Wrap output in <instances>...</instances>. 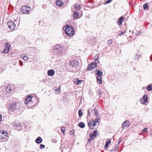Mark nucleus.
<instances>
[{
	"instance_id": "nucleus-1",
	"label": "nucleus",
	"mask_w": 152,
	"mask_h": 152,
	"mask_svg": "<svg viewBox=\"0 0 152 152\" xmlns=\"http://www.w3.org/2000/svg\"><path fill=\"white\" fill-rule=\"evenodd\" d=\"M38 100V99L36 94H34L29 95V107L34 109Z\"/></svg>"
},
{
	"instance_id": "nucleus-2",
	"label": "nucleus",
	"mask_w": 152,
	"mask_h": 152,
	"mask_svg": "<svg viewBox=\"0 0 152 152\" xmlns=\"http://www.w3.org/2000/svg\"><path fill=\"white\" fill-rule=\"evenodd\" d=\"M65 33L70 37L73 36L74 34V30L72 26L67 25L63 28Z\"/></svg>"
},
{
	"instance_id": "nucleus-3",
	"label": "nucleus",
	"mask_w": 152,
	"mask_h": 152,
	"mask_svg": "<svg viewBox=\"0 0 152 152\" xmlns=\"http://www.w3.org/2000/svg\"><path fill=\"white\" fill-rule=\"evenodd\" d=\"M69 64L68 69H70V71L72 72L79 66V63L77 61H70Z\"/></svg>"
},
{
	"instance_id": "nucleus-4",
	"label": "nucleus",
	"mask_w": 152,
	"mask_h": 152,
	"mask_svg": "<svg viewBox=\"0 0 152 152\" xmlns=\"http://www.w3.org/2000/svg\"><path fill=\"white\" fill-rule=\"evenodd\" d=\"M95 75L96 76V80L99 84L102 83V80L101 79V76L102 75V72L100 70H99L96 69L95 71Z\"/></svg>"
},
{
	"instance_id": "nucleus-5",
	"label": "nucleus",
	"mask_w": 152,
	"mask_h": 152,
	"mask_svg": "<svg viewBox=\"0 0 152 152\" xmlns=\"http://www.w3.org/2000/svg\"><path fill=\"white\" fill-rule=\"evenodd\" d=\"M53 50L55 52H57L60 56L63 51V48L60 44H56L53 47Z\"/></svg>"
},
{
	"instance_id": "nucleus-6",
	"label": "nucleus",
	"mask_w": 152,
	"mask_h": 152,
	"mask_svg": "<svg viewBox=\"0 0 152 152\" xmlns=\"http://www.w3.org/2000/svg\"><path fill=\"white\" fill-rule=\"evenodd\" d=\"M14 126L16 127V129L18 131H20L22 129V127H24V128L26 129L27 128V126H26H26L25 124H23V125L21 126V124L20 123L18 122H15L14 124Z\"/></svg>"
},
{
	"instance_id": "nucleus-7",
	"label": "nucleus",
	"mask_w": 152,
	"mask_h": 152,
	"mask_svg": "<svg viewBox=\"0 0 152 152\" xmlns=\"http://www.w3.org/2000/svg\"><path fill=\"white\" fill-rule=\"evenodd\" d=\"M97 66L96 62H92L88 66L86 69L87 71L91 70L94 69H95L97 67Z\"/></svg>"
},
{
	"instance_id": "nucleus-8",
	"label": "nucleus",
	"mask_w": 152,
	"mask_h": 152,
	"mask_svg": "<svg viewBox=\"0 0 152 152\" xmlns=\"http://www.w3.org/2000/svg\"><path fill=\"white\" fill-rule=\"evenodd\" d=\"M8 133L4 131H0V139H6L7 135Z\"/></svg>"
},
{
	"instance_id": "nucleus-9",
	"label": "nucleus",
	"mask_w": 152,
	"mask_h": 152,
	"mask_svg": "<svg viewBox=\"0 0 152 152\" xmlns=\"http://www.w3.org/2000/svg\"><path fill=\"white\" fill-rule=\"evenodd\" d=\"M7 25L10 29L12 30H14L15 27V24L11 21L7 23Z\"/></svg>"
},
{
	"instance_id": "nucleus-10",
	"label": "nucleus",
	"mask_w": 152,
	"mask_h": 152,
	"mask_svg": "<svg viewBox=\"0 0 152 152\" xmlns=\"http://www.w3.org/2000/svg\"><path fill=\"white\" fill-rule=\"evenodd\" d=\"M17 103L16 102H12L10 105L9 108V111L10 112L14 111L16 108Z\"/></svg>"
},
{
	"instance_id": "nucleus-11",
	"label": "nucleus",
	"mask_w": 152,
	"mask_h": 152,
	"mask_svg": "<svg viewBox=\"0 0 152 152\" xmlns=\"http://www.w3.org/2000/svg\"><path fill=\"white\" fill-rule=\"evenodd\" d=\"M148 100V97L147 94H145L140 99V101L142 104H145L146 103Z\"/></svg>"
},
{
	"instance_id": "nucleus-12",
	"label": "nucleus",
	"mask_w": 152,
	"mask_h": 152,
	"mask_svg": "<svg viewBox=\"0 0 152 152\" xmlns=\"http://www.w3.org/2000/svg\"><path fill=\"white\" fill-rule=\"evenodd\" d=\"M5 47L2 51V53H7L9 50L10 48V46L8 43H6L5 44Z\"/></svg>"
},
{
	"instance_id": "nucleus-13",
	"label": "nucleus",
	"mask_w": 152,
	"mask_h": 152,
	"mask_svg": "<svg viewBox=\"0 0 152 152\" xmlns=\"http://www.w3.org/2000/svg\"><path fill=\"white\" fill-rule=\"evenodd\" d=\"M20 11L23 13H28V7L26 6H23L20 9Z\"/></svg>"
},
{
	"instance_id": "nucleus-14",
	"label": "nucleus",
	"mask_w": 152,
	"mask_h": 152,
	"mask_svg": "<svg viewBox=\"0 0 152 152\" xmlns=\"http://www.w3.org/2000/svg\"><path fill=\"white\" fill-rule=\"evenodd\" d=\"M88 124L90 128L91 129H94V127L96 126L95 124L94 123V120H91Z\"/></svg>"
},
{
	"instance_id": "nucleus-15",
	"label": "nucleus",
	"mask_w": 152,
	"mask_h": 152,
	"mask_svg": "<svg viewBox=\"0 0 152 152\" xmlns=\"http://www.w3.org/2000/svg\"><path fill=\"white\" fill-rule=\"evenodd\" d=\"M130 124V122L126 120L122 124V126L123 129H124V128L129 126Z\"/></svg>"
},
{
	"instance_id": "nucleus-16",
	"label": "nucleus",
	"mask_w": 152,
	"mask_h": 152,
	"mask_svg": "<svg viewBox=\"0 0 152 152\" xmlns=\"http://www.w3.org/2000/svg\"><path fill=\"white\" fill-rule=\"evenodd\" d=\"M124 18L122 16L120 18H119L118 19V21L117 22L118 26H120L122 25V22L124 21Z\"/></svg>"
},
{
	"instance_id": "nucleus-17",
	"label": "nucleus",
	"mask_w": 152,
	"mask_h": 152,
	"mask_svg": "<svg viewBox=\"0 0 152 152\" xmlns=\"http://www.w3.org/2000/svg\"><path fill=\"white\" fill-rule=\"evenodd\" d=\"M55 74V71L53 69H50L48 71V74L49 76H53Z\"/></svg>"
},
{
	"instance_id": "nucleus-18",
	"label": "nucleus",
	"mask_w": 152,
	"mask_h": 152,
	"mask_svg": "<svg viewBox=\"0 0 152 152\" xmlns=\"http://www.w3.org/2000/svg\"><path fill=\"white\" fill-rule=\"evenodd\" d=\"M111 142V140L110 139H108L106 142L105 145L104 146V148L105 149H107L109 145Z\"/></svg>"
},
{
	"instance_id": "nucleus-19",
	"label": "nucleus",
	"mask_w": 152,
	"mask_h": 152,
	"mask_svg": "<svg viewBox=\"0 0 152 152\" xmlns=\"http://www.w3.org/2000/svg\"><path fill=\"white\" fill-rule=\"evenodd\" d=\"M42 138L40 137H38L35 140V142L38 144H40L42 142Z\"/></svg>"
},
{
	"instance_id": "nucleus-20",
	"label": "nucleus",
	"mask_w": 152,
	"mask_h": 152,
	"mask_svg": "<svg viewBox=\"0 0 152 152\" xmlns=\"http://www.w3.org/2000/svg\"><path fill=\"white\" fill-rule=\"evenodd\" d=\"M100 121V119L99 117H97L96 118V119L94 120V123L95 124L96 126L97 125V124L99 125V121Z\"/></svg>"
},
{
	"instance_id": "nucleus-21",
	"label": "nucleus",
	"mask_w": 152,
	"mask_h": 152,
	"mask_svg": "<svg viewBox=\"0 0 152 152\" xmlns=\"http://www.w3.org/2000/svg\"><path fill=\"white\" fill-rule=\"evenodd\" d=\"M56 4L57 6L61 7L63 4V3L61 1L58 0L56 1Z\"/></svg>"
},
{
	"instance_id": "nucleus-22",
	"label": "nucleus",
	"mask_w": 152,
	"mask_h": 152,
	"mask_svg": "<svg viewBox=\"0 0 152 152\" xmlns=\"http://www.w3.org/2000/svg\"><path fill=\"white\" fill-rule=\"evenodd\" d=\"M6 91L8 93L11 92V88L10 85H8L6 89Z\"/></svg>"
},
{
	"instance_id": "nucleus-23",
	"label": "nucleus",
	"mask_w": 152,
	"mask_h": 152,
	"mask_svg": "<svg viewBox=\"0 0 152 152\" xmlns=\"http://www.w3.org/2000/svg\"><path fill=\"white\" fill-rule=\"evenodd\" d=\"M79 15V13L77 12H75L73 15V18L74 19H77Z\"/></svg>"
},
{
	"instance_id": "nucleus-24",
	"label": "nucleus",
	"mask_w": 152,
	"mask_h": 152,
	"mask_svg": "<svg viewBox=\"0 0 152 152\" xmlns=\"http://www.w3.org/2000/svg\"><path fill=\"white\" fill-rule=\"evenodd\" d=\"M78 126L81 128H84L85 127V124L82 122H80L78 125Z\"/></svg>"
},
{
	"instance_id": "nucleus-25",
	"label": "nucleus",
	"mask_w": 152,
	"mask_h": 152,
	"mask_svg": "<svg viewBox=\"0 0 152 152\" xmlns=\"http://www.w3.org/2000/svg\"><path fill=\"white\" fill-rule=\"evenodd\" d=\"M69 147L66 146V148L65 147L63 149V152H69Z\"/></svg>"
},
{
	"instance_id": "nucleus-26",
	"label": "nucleus",
	"mask_w": 152,
	"mask_h": 152,
	"mask_svg": "<svg viewBox=\"0 0 152 152\" xmlns=\"http://www.w3.org/2000/svg\"><path fill=\"white\" fill-rule=\"evenodd\" d=\"M147 89L149 91H151L152 90V84L149 85L147 87Z\"/></svg>"
},
{
	"instance_id": "nucleus-27",
	"label": "nucleus",
	"mask_w": 152,
	"mask_h": 152,
	"mask_svg": "<svg viewBox=\"0 0 152 152\" xmlns=\"http://www.w3.org/2000/svg\"><path fill=\"white\" fill-rule=\"evenodd\" d=\"M140 55H139L137 54H136L134 55V60H139V59L140 58Z\"/></svg>"
},
{
	"instance_id": "nucleus-28",
	"label": "nucleus",
	"mask_w": 152,
	"mask_h": 152,
	"mask_svg": "<svg viewBox=\"0 0 152 152\" xmlns=\"http://www.w3.org/2000/svg\"><path fill=\"white\" fill-rule=\"evenodd\" d=\"M81 80H79L78 79H77L75 81H74L75 83L77 85H79L81 83Z\"/></svg>"
},
{
	"instance_id": "nucleus-29",
	"label": "nucleus",
	"mask_w": 152,
	"mask_h": 152,
	"mask_svg": "<svg viewBox=\"0 0 152 152\" xmlns=\"http://www.w3.org/2000/svg\"><path fill=\"white\" fill-rule=\"evenodd\" d=\"M83 114V113L81 109H80L78 110V115L80 117H81Z\"/></svg>"
},
{
	"instance_id": "nucleus-30",
	"label": "nucleus",
	"mask_w": 152,
	"mask_h": 152,
	"mask_svg": "<svg viewBox=\"0 0 152 152\" xmlns=\"http://www.w3.org/2000/svg\"><path fill=\"white\" fill-rule=\"evenodd\" d=\"M95 58H96L95 59V62H96V61H97L98 63H99V61H98L99 60V58H98L99 55H98V54H97L95 56Z\"/></svg>"
},
{
	"instance_id": "nucleus-31",
	"label": "nucleus",
	"mask_w": 152,
	"mask_h": 152,
	"mask_svg": "<svg viewBox=\"0 0 152 152\" xmlns=\"http://www.w3.org/2000/svg\"><path fill=\"white\" fill-rule=\"evenodd\" d=\"M98 132L97 130H94L93 131V135H94V136L95 137H96V134H97Z\"/></svg>"
},
{
	"instance_id": "nucleus-32",
	"label": "nucleus",
	"mask_w": 152,
	"mask_h": 152,
	"mask_svg": "<svg viewBox=\"0 0 152 152\" xmlns=\"http://www.w3.org/2000/svg\"><path fill=\"white\" fill-rule=\"evenodd\" d=\"M92 111V110L91 109L89 108L88 109V116H90L91 115V112Z\"/></svg>"
},
{
	"instance_id": "nucleus-33",
	"label": "nucleus",
	"mask_w": 152,
	"mask_h": 152,
	"mask_svg": "<svg viewBox=\"0 0 152 152\" xmlns=\"http://www.w3.org/2000/svg\"><path fill=\"white\" fill-rule=\"evenodd\" d=\"M28 95L25 99V103L26 104H28Z\"/></svg>"
},
{
	"instance_id": "nucleus-34",
	"label": "nucleus",
	"mask_w": 152,
	"mask_h": 152,
	"mask_svg": "<svg viewBox=\"0 0 152 152\" xmlns=\"http://www.w3.org/2000/svg\"><path fill=\"white\" fill-rule=\"evenodd\" d=\"M126 30L124 32L120 31L118 35L119 36H120L121 35H122L126 33Z\"/></svg>"
},
{
	"instance_id": "nucleus-35",
	"label": "nucleus",
	"mask_w": 152,
	"mask_h": 152,
	"mask_svg": "<svg viewBox=\"0 0 152 152\" xmlns=\"http://www.w3.org/2000/svg\"><path fill=\"white\" fill-rule=\"evenodd\" d=\"M148 4H145L143 5V9L144 10H146L148 8Z\"/></svg>"
},
{
	"instance_id": "nucleus-36",
	"label": "nucleus",
	"mask_w": 152,
	"mask_h": 152,
	"mask_svg": "<svg viewBox=\"0 0 152 152\" xmlns=\"http://www.w3.org/2000/svg\"><path fill=\"white\" fill-rule=\"evenodd\" d=\"M75 8L76 9H77V10H80L81 8V7H80V5H78L77 6V4H76L75 5Z\"/></svg>"
},
{
	"instance_id": "nucleus-37",
	"label": "nucleus",
	"mask_w": 152,
	"mask_h": 152,
	"mask_svg": "<svg viewBox=\"0 0 152 152\" xmlns=\"http://www.w3.org/2000/svg\"><path fill=\"white\" fill-rule=\"evenodd\" d=\"M97 93L99 96H101L102 95V92L100 89H99L97 91Z\"/></svg>"
},
{
	"instance_id": "nucleus-38",
	"label": "nucleus",
	"mask_w": 152,
	"mask_h": 152,
	"mask_svg": "<svg viewBox=\"0 0 152 152\" xmlns=\"http://www.w3.org/2000/svg\"><path fill=\"white\" fill-rule=\"evenodd\" d=\"M94 114H95V115L96 116L98 114V111L96 109H94Z\"/></svg>"
},
{
	"instance_id": "nucleus-39",
	"label": "nucleus",
	"mask_w": 152,
	"mask_h": 152,
	"mask_svg": "<svg viewBox=\"0 0 152 152\" xmlns=\"http://www.w3.org/2000/svg\"><path fill=\"white\" fill-rule=\"evenodd\" d=\"M28 57L26 56H23V60L25 61H26L28 60Z\"/></svg>"
},
{
	"instance_id": "nucleus-40",
	"label": "nucleus",
	"mask_w": 152,
	"mask_h": 152,
	"mask_svg": "<svg viewBox=\"0 0 152 152\" xmlns=\"http://www.w3.org/2000/svg\"><path fill=\"white\" fill-rule=\"evenodd\" d=\"M94 135L93 134H90V138H91L92 140H93L94 138Z\"/></svg>"
},
{
	"instance_id": "nucleus-41",
	"label": "nucleus",
	"mask_w": 152,
	"mask_h": 152,
	"mask_svg": "<svg viewBox=\"0 0 152 152\" xmlns=\"http://www.w3.org/2000/svg\"><path fill=\"white\" fill-rule=\"evenodd\" d=\"M45 148V145L43 144H41L39 146V148L41 149L44 148Z\"/></svg>"
},
{
	"instance_id": "nucleus-42",
	"label": "nucleus",
	"mask_w": 152,
	"mask_h": 152,
	"mask_svg": "<svg viewBox=\"0 0 152 152\" xmlns=\"http://www.w3.org/2000/svg\"><path fill=\"white\" fill-rule=\"evenodd\" d=\"M66 128L65 127H62L61 128V132L63 133L65 130Z\"/></svg>"
},
{
	"instance_id": "nucleus-43",
	"label": "nucleus",
	"mask_w": 152,
	"mask_h": 152,
	"mask_svg": "<svg viewBox=\"0 0 152 152\" xmlns=\"http://www.w3.org/2000/svg\"><path fill=\"white\" fill-rule=\"evenodd\" d=\"M42 7L43 9H45L47 7V5L46 4H44L42 5Z\"/></svg>"
},
{
	"instance_id": "nucleus-44",
	"label": "nucleus",
	"mask_w": 152,
	"mask_h": 152,
	"mask_svg": "<svg viewBox=\"0 0 152 152\" xmlns=\"http://www.w3.org/2000/svg\"><path fill=\"white\" fill-rule=\"evenodd\" d=\"M148 128H145L142 131V132H147Z\"/></svg>"
},
{
	"instance_id": "nucleus-45",
	"label": "nucleus",
	"mask_w": 152,
	"mask_h": 152,
	"mask_svg": "<svg viewBox=\"0 0 152 152\" xmlns=\"http://www.w3.org/2000/svg\"><path fill=\"white\" fill-rule=\"evenodd\" d=\"M112 43V40L111 39H109L107 42V43L108 44H111Z\"/></svg>"
},
{
	"instance_id": "nucleus-46",
	"label": "nucleus",
	"mask_w": 152,
	"mask_h": 152,
	"mask_svg": "<svg viewBox=\"0 0 152 152\" xmlns=\"http://www.w3.org/2000/svg\"><path fill=\"white\" fill-rule=\"evenodd\" d=\"M74 131L73 130H72L70 131L69 132V134L70 135H72L73 134H74Z\"/></svg>"
},
{
	"instance_id": "nucleus-47",
	"label": "nucleus",
	"mask_w": 152,
	"mask_h": 152,
	"mask_svg": "<svg viewBox=\"0 0 152 152\" xmlns=\"http://www.w3.org/2000/svg\"><path fill=\"white\" fill-rule=\"evenodd\" d=\"M112 1L111 0H108L106 2L105 4H108V3H110V2H111Z\"/></svg>"
},
{
	"instance_id": "nucleus-48",
	"label": "nucleus",
	"mask_w": 152,
	"mask_h": 152,
	"mask_svg": "<svg viewBox=\"0 0 152 152\" xmlns=\"http://www.w3.org/2000/svg\"><path fill=\"white\" fill-rule=\"evenodd\" d=\"M122 139L121 138H120L119 139V141H118V144H120V142H121V141H122Z\"/></svg>"
},
{
	"instance_id": "nucleus-49",
	"label": "nucleus",
	"mask_w": 152,
	"mask_h": 152,
	"mask_svg": "<svg viewBox=\"0 0 152 152\" xmlns=\"http://www.w3.org/2000/svg\"><path fill=\"white\" fill-rule=\"evenodd\" d=\"M116 150V148H115L114 147H113L112 149L111 150V151H115Z\"/></svg>"
},
{
	"instance_id": "nucleus-50",
	"label": "nucleus",
	"mask_w": 152,
	"mask_h": 152,
	"mask_svg": "<svg viewBox=\"0 0 152 152\" xmlns=\"http://www.w3.org/2000/svg\"><path fill=\"white\" fill-rule=\"evenodd\" d=\"M118 147H119V146L118 145V144L117 145H115V147H114V148H115L116 149L117 148H118Z\"/></svg>"
},
{
	"instance_id": "nucleus-51",
	"label": "nucleus",
	"mask_w": 152,
	"mask_h": 152,
	"mask_svg": "<svg viewBox=\"0 0 152 152\" xmlns=\"http://www.w3.org/2000/svg\"><path fill=\"white\" fill-rule=\"evenodd\" d=\"M92 140L91 138H89L88 140V142H89Z\"/></svg>"
},
{
	"instance_id": "nucleus-52",
	"label": "nucleus",
	"mask_w": 152,
	"mask_h": 152,
	"mask_svg": "<svg viewBox=\"0 0 152 152\" xmlns=\"http://www.w3.org/2000/svg\"><path fill=\"white\" fill-rule=\"evenodd\" d=\"M2 117L1 114H0V122L1 121Z\"/></svg>"
},
{
	"instance_id": "nucleus-53",
	"label": "nucleus",
	"mask_w": 152,
	"mask_h": 152,
	"mask_svg": "<svg viewBox=\"0 0 152 152\" xmlns=\"http://www.w3.org/2000/svg\"><path fill=\"white\" fill-rule=\"evenodd\" d=\"M19 62L20 63L21 66H22L23 65V62L21 61H19Z\"/></svg>"
},
{
	"instance_id": "nucleus-54",
	"label": "nucleus",
	"mask_w": 152,
	"mask_h": 152,
	"mask_svg": "<svg viewBox=\"0 0 152 152\" xmlns=\"http://www.w3.org/2000/svg\"><path fill=\"white\" fill-rule=\"evenodd\" d=\"M24 132L25 134H26V133H27L28 132L27 131H25V130H24Z\"/></svg>"
},
{
	"instance_id": "nucleus-55",
	"label": "nucleus",
	"mask_w": 152,
	"mask_h": 152,
	"mask_svg": "<svg viewBox=\"0 0 152 152\" xmlns=\"http://www.w3.org/2000/svg\"><path fill=\"white\" fill-rule=\"evenodd\" d=\"M145 87H143L142 88V89L144 90V89H145Z\"/></svg>"
},
{
	"instance_id": "nucleus-56",
	"label": "nucleus",
	"mask_w": 152,
	"mask_h": 152,
	"mask_svg": "<svg viewBox=\"0 0 152 152\" xmlns=\"http://www.w3.org/2000/svg\"><path fill=\"white\" fill-rule=\"evenodd\" d=\"M60 91H61V90H60V88H59L58 89V92H60Z\"/></svg>"
},
{
	"instance_id": "nucleus-57",
	"label": "nucleus",
	"mask_w": 152,
	"mask_h": 152,
	"mask_svg": "<svg viewBox=\"0 0 152 152\" xmlns=\"http://www.w3.org/2000/svg\"><path fill=\"white\" fill-rule=\"evenodd\" d=\"M150 58L151 61H152V58H151V56L150 57Z\"/></svg>"
},
{
	"instance_id": "nucleus-58",
	"label": "nucleus",
	"mask_w": 152,
	"mask_h": 152,
	"mask_svg": "<svg viewBox=\"0 0 152 152\" xmlns=\"http://www.w3.org/2000/svg\"><path fill=\"white\" fill-rule=\"evenodd\" d=\"M30 48L33 49V48H31H31H30Z\"/></svg>"
},
{
	"instance_id": "nucleus-59",
	"label": "nucleus",
	"mask_w": 152,
	"mask_h": 152,
	"mask_svg": "<svg viewBox=\"0 0 152 152\" xmlns=\"http://www.w3.org/2000/svg\"><path fill=\"white\" fill-rule=\"evenodd\" d=\"M56 141V140H55V141H54V142H55Z\"/></svg>"
},
{
	"instance_id": "nucleus-60",
	"label": "nucleus",
	"mask_w": 152,
	"mask_h": 152,
	"mask_svg": "<svg viewBox=\"0 0 152 152\" xmlns=\"http://www.w3.org/2000/svg\"><path fill=\"white\" fill-rule=\"evenodd\" d=\"M56 141V140H55V141H54V142H55Z\"/></svg>"
},
{
	"instance_id": "nucleus-61",
	"label": "nucleus",
	"mask_w": 152,
	"mask_h": 152,
	"mask_svg": "<svg viewBox=\"0 0 152 152\" xmlns=\"http://www.w3.org/2000/svg\"><path fill=\"white\" fill-rule=\"evenodd\" d=\"M29 9L30 8V7H29Z\"/></svg>"
},
{
	"instance_id": "nucleus-62",
	"label": "nucleus",
	"mask_w": 152,
	"mask_h": 152,
	"mask_svg": "<svg viewBox=\"0 0 152 152\" xmlns=\"http://www.w3.org/2000/svg\"><path fill=\"white\" fill-rule=\"evenodd\" d=\"M151 134H152V133H151Z\"/></svg>"
}]
</instances>
